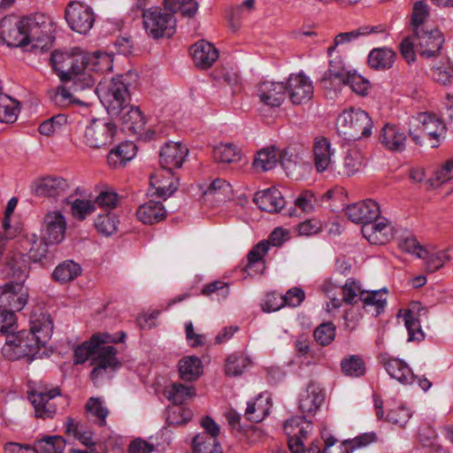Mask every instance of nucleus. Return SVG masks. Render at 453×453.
Masks as SVG:
<instances>
[{
  "mask_svg": "<svg viewBox=\"0 0 453 453\" xmlns=\"http://www.w3.org/2000/svg\"><path fill=\"white\" fill-rule=\"evenodd\" d=\"M50 62L60 81L71 83L76 91L92 88L95 86L94 73L112 69L111 55L102 51L92 54L80 50L72 53L54 51Z\"/></svg>",
  "mask_w": 453,
  "mask_h": 453,
  "instance_id": "obj_1",
  "label": "nucleus"
},
{
  "mask_svg": "<svg viewBox=\"0 0 453 453\" xmlns=\"http://www.w3.org/2000/svg\"><path fill=\"white\" fill-rule=\"evenodd\" d=\"M107 111L133 133H140L145 126V118L139 107L129 104L130 94L127 77L118 76L111 80L104 96Z\"/></svg>",
  "mask_w": 453,
  "mask_h": 453,
  "instance_id": "obj_2",
  "label": "nucleus"
},
{
  "mask_svg": "<svg viewBox=\"0 0 453 453\" xmlns=\"http://www.w3.org/2000/svg\"><path fill=\"white\" fill-rule=\"evenodd\" d=\"M372 126V120L368 113L360 109L344 110L336 119L338 134L349 141L369 137Z\"/></svg>",
  "mask_w": 453,
  "mask_h": 453,
  "instance_id": "obj_3",
  "label": "nucleus"
},
{
  "mask_svg": "<svg viewBox=\"0 0 453 453\" xmlns=\"http://www.w3.org/2000/svg\"><path fill=\"white\" fill-rule=\"evenodd\" d=\"M24 22L29 45L27 50H49L54 41L55 28L52 19L42 13H35L25 17Z\"/></svg>",
  "mask_w": 453,
  "mask_h": 453,
  "instance_id": "obj_4",
  "label": "nucleus"
},
{
  "mask_svg": "<svg viewBox=\"0 0 453 453\" xmlns=\"http://www.w3.org/2000/svg\"><path fill=\"white\" fill-rule=\"evenodd\" d=\"M45 343L39 341L32 332L21 330L16 334L13 333L7 338L2 348L3 355L10 360H16L25 357L35 358L41 347Z\"/></svg>",
  "mask_w": 453,
  "mask_h": 453,
  "instance_id": "obj_5",
  "label": "nucleus"
},
{
  "mask_svg": "<svg viewBox=\"0 0 453 453\" xmlns=\"http://www.w3.org/2000/svg\"><path fill=\"white\" fill-rule=\"evenodd\" d=\"M142 23L147 35L154 39L171 37L175 32L174 15L159 7L143 10Z\"/></svg>",
  "mask_w": 453,
  "mask_h": 453,
  "instance_id": "obj_6",
  "label": "nucleus"
},
{
  "mask_svg": "<svg viewBox=\"0 0 453 453\" xmlns=\"http://www.w3.org/2000/svg\"><path fill=\"white\" fill-rule=\"evenodd\" d=\"M413 127H410L409 135L416 144H421V134L429 136L433 141L432 148L439 146V138L445 132V124L436 116L419 112L413 118Z\"/></svg>",
  "mask_w": 453,
  "mask_h": 453,
  "instance_id": "obj_7",
  "label": "nucleus"
},
{
  "mask_svg": "<svg viewBox=\"0 0 453 453\" xmlns=\"http://www.w3.org/2000/svg\"><path fill=\"white\" fill-rule=\"evenodd\" d=\"M117 133V126L105 119H94L84 132V142L90 148L102 149L110 146Z\"/></svg>",
  "mask_w": 453,
  "mask_h": 453,
  "instance_id": "obj_8",
  "label": "nucleus"
},
{
  "mask_svg": "<svg viewBox=\"0 0 453 453\" xmlns=\"http://www.w3.org/2000/svg\"><path fill=\"white\" fill-rule=\"evenodd\" d=\"M65 19L73 31L86 35L93 27L96 15L85 3L71 1L65 7Z\"/></svg>",
  "mask_w": 453,
  "mask_h": 453,
  "instance_id": "obj_9",
  "label": "nucleus"
},
{
  "mask_svg": "<svg viewBox=\"0 0 453 453\" xmlns=\"http://www.w3.org/2000/svg\"><path fill=\"white\" fill-rule=\"evenodd\" d=\"M28 399L35 409L36 418L42 419L52 418L57 413V402L61 400L66 403V399L61 395L58 387L50 390H34L28 394Z\"/></svg>",
  "mask_w": 453,
  "mask_h": 453,
  "instance_id": "obj_10",
  "label": "nucleus"
},
{
  "mask_svg": "<svg viewBox=\"0 0 453 453\" xmlns=\"http://www.w3.org/2000/svg\"><path fill=\"white\" fill-rule=\"evenodd\" d=\"M108 343H99L92 357L90 377L96 381L103 378L108 372H113L121 366V362L117 357L118 350L114 346Z\"/></svg>",
  "mask_w": 453,
  "mask_h": 453,
  "instance_id": "obj_11",
  "label": "nucleus"
},
{
  "mask_svg": "<svg viewBox=\"0 0 453 453\" xmlns=\"http://www.w3.org/2000/svg\"><path fill=\"white\" fill-rule=\"evenodd\" d=\"M28 289L20 282L11 281L0 286V307L15 313L27 303Z\"/></svg>",
  "mask_w": 453,
  "mask_h": 453,
  "instance_id": "obj_12",
  "label": "nucleus"
},
{
  "mask_svg": "<svg viewBox=\"0 0 453 453\" xmlns=\"http://www.w3.org/2000/svg\"><path fill=\"white\" fill-rule=\"evenodd\" d=\"M30 188L32 194L36 196L57 198L66 195L70 189V184L61 176L47 175L35 179Z\"/></svg>",
  "mask_w": 453,
  "mask_h": 453,
  "instance_id": "obj_13",
  "label": "nucleus"
},
{
  "mask_svg": "<svg viewBox=\"0 0 453 453\" xmlns=\"http://www.w3.org/2000/svg\"><path fill=\"white\" fill-rule=\"evenodd\" d=\"M26 30L24 18L4 17L0 21V37L8 46L29 49Z\"/></svg>",
  "mask_w": 453,
  "mask_h": 453,
  "instance_id": "obj_14",
  "label": "nucleus"
},
{
  "mask_svg": "<svg viewBox=\"0 0 453 453\" xmlns=\"http://www.w3.org/2000/svg\"><path fill=\"white\" fill-rule=\"evenodd\" d=\"M417 52L423 58L435 57L442 48L444 36L437 28L421 29L413 32Z\"/></svg>",
  "mask_w": 453,
  "mask_h": 453,
  "instance_id": "obj_15",
  "label": "nucleus"
},
{
  "mask_svg": "<svg viewBox=\"0 0 453 453\" xmlns=\"http://www.w3.org/2000/svg\"><path fill=\"white\" fill-rule=\"evenodd\" d=\"M311 430V425L305 421L304 417H294L285 422L284 431L292 453L304 452L303 439H306Z\"/></svg>",
  "mask_w": 453,
  "mask_h": 453,
  "instance_id": "obj_16",
  "label": "nucleus"
},
{
  "mask_svg": "<svg viewBox=\"0 0 453 453\" xmlns=\"http://www.w3.org/2000/svg\"><path fill=\"white\" fill-rule=\"evenodd\" d=\"M361 231L363 236L373 245H384L389 242L395 235L392 223L380 216L371 223L362 226Z\"/></svg>",
  "mask_w": 453,
  "mask_h": 453,
  "instance_id": "obj_17",
  "label": "nucleus"
},
{
  "mask_svg": "<svg viewBox=\"0 0 453 453\" xmlns=\"http://www.w3.org/2000/svg\"><path fill=\"white\" fill-rule=\"evenodd\" d=\"M294 104L309 102L313 96L311 81L303 73L291 74L288 80L286 92Z\"/></svg>",
  "mask_w": 453,
  "mask_h": 453,
  "instance_id": "obj_18",
  "label": "nucleus"
},
{
  "mask_svg": "<svg viewBox=\"0 0 453 453\" xmlns=\"http://www.w3.org/2000/svg\"><path fill=\"white\" fill-rule=\"evenodd\" d=\"M345 212L352 222L365 226L377 219L380 214V208L377 202L367 199L348 205Z\"/></svg>",
  "mask_w": 453,
  "mask_h": 453,
  "instance_id": "obj_19",
  "label": "nucleus"
},
{
  "mask_svg": "<svg viewBox=\"0 0 453 453\" xmlns=\"http://www.w3.org/2000/svg\"><path fill=\"white\" fill-rule=\"evenodd\" d=\"M65 219L60 211H50L44 216L42 232L50 244L61 242L65 238Z\"/></svg>",
  "mask_w": 453,
  "mask_h": 453,
  "instance_id": "obj_20",
  "label": "nucleus"
},
{
  "mask_svg": "<svg viewBox=\"0 0 453 453\" xmlns=\"http://www.w3.org/2000/svg\"><path fill=\"white\" fill-rule=\"evenodd\" d=\"M188 150L180 142H167L160 150L159 164L171 175L174 168L181 167Z\"/></svg>",
  "mask_w": 453,
  "mask_h": 453,
  "instance_id": "obj_21",
  "label": "nucleus"
},
{
  "mask_svg": "<svg viewBox=\"0 0 453 453\" xmlns=\"http://www.w3.org/2000/svg\"><path fill=\"white\" fill-rule=\"evenodd\" d=\"M126 337L125 333L121 332L120 338H116L106 333H99L91 336L88 341L84 342L74 349V363L82 364L89 357H93L97 344L99 343H117L123 342Z\"/></svg>",
  "mask_w": 453,
  "mask_h": 453,
  "instance_id": "obj_22",
  "label": "nucleus"
},
{
  "mask_svg": "<svg viewBox=\"0 0 453 453\" xmlns=\"http://www.w3.org/2000/svg\"><path fill=\"white\" fill-rule=\"evenodd\" d=\"M257 95L265 105L279 107L286 97V85L282 82L264 81L258 84Z\"/></svg>",
  "mask_w": 453,
  "mask_h": 453,
  "instance_id": "obj_23",
  "label": "nucleus"
},
{
  "mask_svg": "<svg viewBox=\"0 0 453 453\" xmlns=\"http://www.w3.org/2000/svg\"><path fill=\"white\" fill-rule=\"evenodd\" d=\"M364 165L365 157L362 150L352 147L344 152L342 162L334 167V173L343 177H351L360 172Z\"/></svg>",
  "mask_w": 453,
  "mask_h": 453,
  "instance_id": "obj_24",
  "label": "nucleus"
},
{
  "mask_svg": "<svg viewBox=\"0 0 453 453\" xmlns=\"http://www.w3.org/2000/svg\"><path fill=\"white\" fill-rule=\"evenodd\" d=\"M313 155L314 165L319 173H323L326 170L334 172V167L336 166V164L332 159L334 150L326 138L319 137L315 140Z\"/></svg>",
  "mask_w": 453,
  "mask_h": 453,
  "instance_id": "obj_25",
  "label": "nucleus"
},
{
  "mask_svg": "<svg viewBox=\"0 0 453 453\" xmlns=\"http://www.w3.org/2000/svg\"><path fill=\"white\" fill-rule=\"evenodd\" d=\"M253 201L261 211L270 213L278 212L285 206L284 197L275 188L257 192Z\"/></svg>",
  "mask_w": 453,
  "mask_h": 453,
  "instance_id": "obj_26",
  "label": "nucleus"
},
{
  "mask_svg": "<svg viewBox=\"0 0 453 453\" xmlns=\"http://www.w3.org/2000/svg\"><path fill=\"white\" fill-rule=\"evenodd\" d=\"M379 140L387 150L401 152L405 150L407 137L398 127L386 124L380 131Z\"/></svg>",
  "mask_w": 453,
  "mask_h": 453,
  "instance_id": "obj_27",
  "label": "nucleus"
},
{
  "mask_svg": "<svg viewBox=\"0 0 453 453\" xmlns=\"http://www.w3.org/2000/svg\"><path fill=\"white\" fill-rule=\"evenodd\" d=\"M324 402V393L320 386L311 382L301 394L299 409L303 414H314Z\"/></svg>",
  "mask_w": 453,
  "mask_h": 453,
  "instance_id": "obj_28",
  "label": "nucleus"
},
{
  "mask_svg": "<svg viewBox=\"0 0 453 453\" xmlns=\"http://www.w3.org/2000/svg\"><path fill=\"white\" fill-rule=\"evenodd\" d=\"M29 331L46 344L53 332V322L50 314L41 310L33 311L30 316Z\"/></svg>",
  "mask_w": 453,
  "mask_h": 453,
  "instance_id": "obj_29",
  "label": "nucleus"
},
{
  "mask_svg": "<svg viewBox=\"0 0 453 453\" xmlns=\"http://www.w3.org/2000/svg\"><path fill=\"white\" fill-rule=\"evenodd\" d=\"M192 57L198 67L207 69L218 59L219 52L211 42L200 41L193 45Z\"/></svg>",
  "mask_w": 453,
  "mask_h": 453,
  "instance_id": "obj_30",
  "label": "nucleus"
},
{
  "mask_svg": "<svg viewBox=\"0 0 453 453\" xmlns=\"http://www.w3.org/2000/svg\"><path fill=\"white\" fill-rule=\"evenodd\" d=\"M332 54V58H329V68L324 73L321 78V83L324 88H327L328 81H335L337 85L345 84L348 75L350 73L345 65V63L342 57Z\"/></svg>",
  "mask_w": 453,
  "mask_h": 453,
  "instance_id": "obj_31",
  "label": "nucleus"
},
{
  "mask_svg": "<svg viewBox=\"0 0 453 453\" xmlns=\"http://www.w3.org/2000/svg\"><path fill=\"white\" fill-rule=\"evenodd\" d=\"M136 216L143 224L153 225L165 219L166 211L162 203L150 200L138 208Z\"/></svg>",
  "mask_w": 453,
  "mask_h": 453,
  "instance_id": "obj_32",
  "label": "nucleus"
},
{
  "mask_svg": "<svg viewBox=\"0 0 453 453\" xmlns=\"http://www.w3.org/2000/svg\"><path fill=\"white\" fill-rule=\"evenodd\" d=\"M5 271L9 277L16 280L15 282L23 284L29 273V265L26 256L19 252L12 253L7 258Z\"/></svg>",
  "mask_w": 453,
  "mask_h": 453,
  "instance_id": "obj_33",
  "label": "nucleus"
},
{
  "mask_svg": "<svg viewBox=\"0 0 453 453\" xmlns=\"http://www.w3.org/2000/svg\"><path fill=\"white\" fill-rule=\"evenodd\" d=\"M384 365L389 376L400 383L408 385L415 381L416 375L409 365L401 359L389 358Z\"/></svg>",
  "mask_w": 453,
  "mask_h": 453,
  "instance_id": "obj_34",
  "label": "nucleus"
},
{
  "mask_svg": "<svg viewBox=\"0 0 453 453\" xmlns=\"http://www.w3.org/2000/svg\"><path fill=\"white\" fill-rule=\"evenodd\" d=\"M136 154V145L133 142H124L112 149L108 154V164L112 167L125 165Z\"/></svg>",
  "mask_w": 453,
  "mask_h": 453,
  "instance_id": "obj_35",
  "label": "nucleus"
},
{
  "mask_svg": "<svg viewBox=\"0 0 453 453\" xmlns=\"http://www.w3.org/2000/svg\"><path fill=\"white\" fill-rule=\"evenodd\" d=\"M386 290L365 291L360 296L364 308L372 315L378 316L384 311L386 305Z\"/></svg>",
  "mask_w": 453,
  "mask_h": 453,
  "instance_id": "obj_36",
  "label": "nucleus"
},
{
  "mask_svg": "<svg viewBox=\"0 0 453 453\" xmlns=\"http://www.w3.org/2000/svg\"><path fill=\"white\" fill-rule=\"evenodd\" d=\"M179 372L184 380H196L203 372L202 361L195 356L183 357L179 361Z\"/></svg>",
  "mask_w": 453,
  "mask_h": 453,
  "instance_id": "obj_37",
  "label": "nucleus"
},
{
  "mask_svg": "<svg viewBox=\"0 0 453 453\" xmlns=\"http://www.w3.org/2000/svg\"><path fill=\"white\" fill-rule=\"evenodd\" d=\"M65 447V441L62 436H44L36 440L32 447L35 453H63Z\"/></svg>",
  "mask_w": 453,
  "mask_h": 453,
  "instance_id": "obj_38",
  "label": "nucleus"
},
{
  "mask_svg": "<svg viewBox=\"0 0 453 453\" xmlns=\"http://www.w3.org/2000/svg\"><path fill=\"white\" fill-rule=\"evenodd\" d=\"M395 54L388 48L373 49L368 56L369 65L373 69H388L392 67Z\"/></svg>",
  "mask_w": 453,
  "mask_h": 453,
  "instance_id": "obj_39",
  "label": "nucleus"
},
{
  "mask_svg": "<svg viewBox=\"0 0 453 453\" xmlns=\"http://www.w3.org/2000/svg\"><path fill=\"white\" fill-rule=\"evenodd\" d=\"M213 157L219 163H235L241 160L242 151L234 143H220L214 147Z\"/></svg>",
  "mask_w": 453,
  "mask_h": 453,
  "instance_id": "obj_40",
  "label": "nucleus"
},
{
  "mask_svg": "<svg viewBox=\"0 0 453 453\" xmlns=\"http://www.w3.org/2000/svg\"><path fill=\"white\" fill-rule=\"evenodd\" d=\"M81 273V267L73 260L59 264L54 270L52 277L56 281L66 283L74 280Z\"/></svg>",
  "mask_w": 453,
  "mask_h": 453,
  "instance_id": "obj_41",
  "label": "nucleus"
},
{
  "mask_svg": "<svg viewBox=\"0 0 453 453\" xmlns=\"http://www.w3.org/2000/svg\"><path fill=\"white\" fill-rule=\"evenodd\" d=\"M88 418L96 423L99 426L106 425V417L109 414L108 409L103 404L98 397H90L85 404Z\"/></svg>",
  "mask_w": 453,
  "mask_h": 453,
  "instance_id": "obj_42",
  "label": "nucleus"
},
{
  "mask_svg": "<svg viewBox=\"0 0 453 453\" xmlns=\"http://www.w3.org/2000/svg\"><path fill=\"white\" fill-rule=\"evenodd\" d=\"M165 395L175 404H182L196 395V389L192 386L174 383L167 388Z\"/></svg>",
  "mask_w": 453,
  "mask_h": 453,
  "instance_id": "obj_43",
  "label": "nucleus"
},
{
  "mask_svg": "<svg viewBox=\"0 0 453 453\" xmlns=\"http://www.w3.org/2000/svg\"><path fill=\"white\" fill-rule=\"evenodd\" d=\"M268 250L269 242L266 241H262L253 247L247 256L248 264L245 270L248 273H250L254 267H257V270L260 272L264 270L263 257Z\"/></svg>",
  "mask_w": 453,
  "mask_h": 453,
  "instance_id": "obj_44",
  "label": "nucleus"
},
{
  "mask_svg": "<svg viewBox=\"0 0 453 453\" xmlns=\"http://www.w3.org/2000/svg\"><path fill=\"white\" fill-rule=\"evenodd\" d=\"M251 365L249 357L243 354L230 355L225 364V372L227 376H240Z\"/></svg>",
  "mask_w": 453,
  "mask_h": 453,
  "instance_id": "obj_45",
  "label": "nucleus"
},
{
  "mask_svg": "<svg viewBox=\"0 0 453 453\" xmlns=\"http://www.w3.org/2000/svg\"><path fill=\"white\" fill-rule=\"evenodd\" d=\"M193 453H223L218 438L196 435L192 441Z\"/></svg>",
  "mask_w": 453,
  "mask_h": 453,
  "instance_id": "obj_46",
  "label": "nucleus"
},
{
  "mask_svg": "<svg viewBox=\"0 0 453 453\" xmlns=\"http://www.w3.org/2000/svg\"><path fill=\"white\" fill-rule=\"evenodd\" d=\"M342 372L349 377H360L365 373V365L358 355H349L341 361Z\"/></svg>",
  "mask_w": 453,
  "mask_h": 453,
  "instance_id": "obj_47",
  "label": "nucleus"
},
{
  "mask_svg": "<svg viewBox=\"0 0 453 453\" xmlns=\"http://www.w3.org/2000/svg\"><path fill=\"white\" fill-rule=\"evenodd\" d=\"M19 111V103L3 93L0 94V121L12 123Z\"/></svg>",
  "mask_w": 453,
  "mask_h": 453,
  "instance_id": "obj_48",
  "label": "nucleus"
},
{
  "mask_svg": "<svg viewBox=\"0 0 453 453\" xmlns=\"http://www.w3.org/2000/svg\"><path fill=\"white\" fill-rule=\"evenodd\" d=\"M431 75L437 83L450 84L453 81V63L449 59L436 63L431 69Z\"/></svg>",
  "mask_w": 453,
  "mask_h": 453,
  "instance_id": "obj_49",
  "label": "nucleus"
},
{
  "mask_svg": "<svg viewBox=\"0 0 453 453\" xmlns=\"http://www.w3.org/2000/svg\"><path fill=\"white\" fill-rule=\"evenodd\" d=\"M278 163V155L273 147L263 149L257 152L253 161V166L260 171L265 172L273 169Z\"/></svg>",
  "mask_w": 453,
  "mask_h": 453,
  "instance_id": "obj_50",
  "label": "nucleus"
},
{
  "mask_svg": "<svg viewBox=\"0 0 453 453\" xmlns=\"http://www.w3.org/2000/svg\"><path fill=\"white\" fill-rule=\"evenodd\" d=\"M119 224L118 217L113 212L100 214L95 220L96 230L103 235L110 236L117 231Z\"/></svg>",
  "mask_w": 453,
  "mask_h": 453,
  "instance_id": "obj_51",
  "label": "nucleus"
},
{
  "mask_svg": "<svg viewBox=\"0 0 453 453\" xmlns=\"http://www.w3.org/2000/svg\"><path fill=\"white\" fill-rule=\"evenodd\" d=\"M429 17V6L424 0L417 1L413 5L411 15L412 32L424 29V24Z\"/></svg>",
  "mask_w": 453,
  "mask_h": 453,
  "instance_id": "obj_52",
  "label": "nucleus"
},
{
  "mask_svg": "<svg viewBox=\"0 0 453 453\" xmlns=\"http://www.w3.org/2000/svg\"><path fill=\"white\" fill-rule=\"evenodd\" d=\"M403 321L405 327L408 331V341H422L424 339V333L421 329L420 322L415 312L406 311L403 315Z\"/></svg>",
  "mask_w": 453,
  "mask_h": 453,
  "instance_id": "obj_53",
  "label": "nucleus"
},
{
  "mask_svg": "<svg viewBox=\"0 0 453 453\" xmlns=\"http://www.w3.org/2000/svg\"><path fill=\"white\" fill-rule=\"evenodd\" d=\"M203 195L211 196L219 201H224L231 197L232 188L225 180L216 179L209 185Z\"/></svg>",
  "mask_w": 453,
  "mask_h": 453,
  "instance_id": "obj_54",
  "label": "nucleus"
},
{
  "mask_svg": "<svg viewBox=\"0 0 453 453\" xmlns=\"http://www.w3.org/2000/svg\"><path fill=\"white\" fill-rule=\"evenodd\" d=\"M376 441L377 435L375 433H365L357 436L353 440L343 441L339 449L342 453H353L355 449L365 447Z\"/></svg>",
  "mask_w": 453,
  "mask_h": 453,
  "instance_id": "obj_55",
  "label": "nucleus"
},
{
  "mask_svg": "<svg viewBox=\"0 0 453 453\" xmlns=\"http://www.w3.org/2000/svg\"><path fill=\"white\" fill-rule=\"evenodd\" d=\"M27 242L30 245L28 256L33 261H40L45 257L48 253V245L50 242L45 240L43 235L42 238H38L35 234H33L31 237L27 238Z\"/></svg>",
  "mask_w": 453,
  "mask_h": 453,
  "instance_id": "obj_56",
  "label": "nucleus"
},
{
  "mask_svg": "<svg viewBox=\"0 0 453 453\" xmlns=\"http://www.w3.org/2000/svg\"><path fill=\"white\" fill-rule=\"evenodd\" d=\"M339 289L343 296L344 303L347 304L357 303V300H360L361 295L365 293V291L361 289L359 282L352 278L348 279L344 285L341 288H339Z\"/></svg>",
  "mask_w": 453,
  "mask_h": 453,
  "instance_id": "obj_57",
  "label": "nucleus"
},
{
  "mask_svg": "<svg viewBox=\"0 0 453 453\" xmlns=\"http://www.w3.org/2000/svg\"><path fill=\"white\" fill-rule=\"evenodd\" d=\"M67 123V117L65 114H58L43 121L38 127L41 134L50 136L60 131Z\"/></svg>",
  "mask_w": 453,
  "mask_h": 453,
  "instance_id": "obj_58",
  "label": "nucleus"
},
{
  "mask_svg": "<svg viewBox=\"0 0 453 453\" xmlns=\"http://www.w3.org/2000/svg\"><path fill=\"white\" fill-rule=\"evenodd\" d=\"M17 329V318L15 313L0 307V335L7 338Z\"/></svg>",
  "mask_w": 453,
  "mask_h": 453,
  "instance_id": "obj_59",
  "label": "nucleus"
},
{
  "mask_svg": "<svg viewBox=\"0 0 453 453\" xmlns=\"http://www.w3.org/2000/svg\"><path fill=\"white\" fill-rule=\"evenodd\" d=\"M313 335L318 343L326 346L335 338V326L331 322L323 323L314 330Z\"/></svg>",
  "mask_w": 453,
  "mask_h": 453,
  "instance_id": "obj_60",
  "label": "nucleus"
},
{
  "mask_svg": "<svg viewBox=\"0 0 453 453\" xmlns=\"http://www.w3.org/2000/svg\"><path fill=\"white\" fill-rule=\"evenodd\" d=\"M118 201V194L113 189L107 188L98 193L95 198L94 203L100 208L111 210L117 207Z\"/></svg>",
  "mask_w": 453,
  "mask_h": 453,
  "instance_id": "obj_61",
  "label": "nucleus"
},
{
  "mask_svg": "<svg viewBox=\"0 0 453 453\" xmlns=\"http://www.w3.org/2000/svg\"><path fill=\"white\" fill-rule=\"evenodd\" d=\"M201 293L205 296H211V295L216 294L218 300H224L229 295V286L226 282L215 280L204 285Z\"/></svg>",
  "mask_w": 453,
  "mask_h": 453,
  "instance_id": "obj_62",
  "label": "nucleus"
},
{
  "mask_svg": "<svg viewBox=\"0 0 453 453\" xmlns=\"http://www.w3.org/2000/svg\"><path fill=\"white\" fill-rule=\"evenodd\" d=\"M71 210L75 219L83 220L95 211V203L89 200L75 199L72 203Z\"/></svg>",
  "mask_w": 453,
  "mask_h": 453,
  "instance_id": "obj_63",
  "label": "nucleus"
},
{
  "mask_svg": "<svg viewBox=\"0 0 453 453\" xmlns=\"http://www.w3.org/2000/svg\"><path fill=\"white\" fill-rule=\"evenodd\" d=\"M451 179H453V158L446 161L440 169L435 171L430 182L433 187L437 188Z\"/></svg>",
  "mask_w": 453,
  "mask_h": 453,
  "instance_id": "obj_64",
  "label": "nucleus"
}]
</instances>
